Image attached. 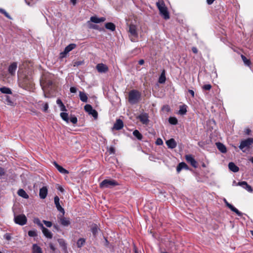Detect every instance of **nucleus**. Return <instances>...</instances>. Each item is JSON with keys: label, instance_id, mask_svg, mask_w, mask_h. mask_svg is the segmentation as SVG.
<instances>
[{"label": "nucleus", "instance_id": "nucleus-19", "mask_svg": "<svg viewBox=\"0 0 253 253\" xmlns=\"http://www.w3.org/2000/svg\"><path fill=\"white\" fill-rule=\"evenodd\" d=\"M168 147L170 149H173L176 147L177 144L173 138H171L166 141Z\"/></svg>", "mask_w": 253, "mask_h": 253}, {"label": "nucleus", "instance_id": "nucleus-36", "mask_svg": "<svg viewBox=\"0 0 253 253\" xmlns=\"http://www.w3.org/2000/svg\"><path fill=\"white\" fill-rule=\"evenodd\" d=\"M60 117L62 119L66 121L67 123L69 122L68 114L65 112H62L60 113Z\"/></svg>", "mask_w": 253, "mask_h": 253}, {"label": "nucleus", "instance_id": "nucleus-17", "mask_svg": "<svg viewBox=\"0 0 253 253\" xmlns=\"http://www.w3.org/2000/svg\"><path fill=\"white\" fill-rule=\"evenodd\" d=\"M47 194V188L46 186H43L40 189L39 196L42 199L46 198Z\"/></svg>", "mask_w": 253, "mask_h": 253}, {"label": "nucleus", "instance_id": "nucleus-6", "mask_svg": "<svg viewBox=\"0 0 253 253\" xmlns=\"http://www.w3.org/2000/svg\"><path fill=\"white\" fill-rule=\"evenodd\" d=\"M84 109L89 115H91L95 119L97 118L98 113L95 110L92 108L91 105L89 104L85 105L84 107Z\"/></svg>", "mask_w": 253, "mask_h": 253}, {"label": "nucleus", "instance_id": "nucleus-60", "mask_svg": "<svg viewBox=\"0 0 253 253\" xmlns=\"http://www.w3.org/2000/svg\"><path fill=\"white\" fill-rule=\"evenodd\" d=\"M56 103L57 104L59 105V106H60V105H62V104H63L62 102V101L59 99H58L56 101Z\"/></svg>", "mask_w": 253, "mask_h": 253}, {"label": "nucleus", "instance_id": "nucleus-32", "mask_svg": "<svg viewBox=\"0 0 253 253\" xmlns=\"http://www.w3.org/2000/svg\"><path fill=\"white\" fill-rule=\"evenodd\" d=\"M166 80L165 71V70H163L161 74L160 77H159V82L160 84H163L165 82Z\"/></svg>", "mask_w": 253, "mask_h": 253}, {"label": "nucleus", "instance_id": "nucleus-56", "mask_svg": "<svg viewBox=\"0 0 253 253\" xmlns=\"http://www.w3.org/2000/svg\"><path fill=\"white\" fill-rule=\"evenodd\" d=\"M4 170L2 168L0 167V176L4 175Z\"/></svg>", "mask_w": 253, "mask_h": 253}, {"label": "nucleus", "instance_id": "nucleus-9", "mask_svg": "<svg viewBox=\"0 0 253 253\" xmlns=\"http://www.w3.org/2000/svg\"><path fill=\"white\" fill-rule=\"evenodd\" d=\"M76 47V44H74V43H71V44H70L69 45H68V46H67L64 51L61 52L60 53V55H61V57L62 58H63L65 56V55L68 53H69L70 51H71L72 50H73V49H74L75 47Z\"/></svg>", "mask_w": 253, "mask_h": 253}, {"label": "nucleus", "instance_id": "nucleus-26", "mask_svg": "<svg viewBox=\"0 0 253 253\" xmlns=\"http://www.w3.org/2000/svg\"><path fill=\"white\" fill-rule=\"evenodd\" d=\"M32 252L33 253H42L41 248L37 244H34L33 245Z\"/></svg>", "mask_w": 253, "mask_h": 253}, {"label": "nucleus", "instance_id": "nucleus-29", "mask_svg": "<svg viewBox=\"0 0 253 253\" xmlns=\"http://www.w3.org/2000/svg\"><path fill=\"white\" fill-rule=\"evenodd\" d=\"M105 28L111 31H114L116 29V26L114 24L111 22L107 23L105 24Z\"/></svg>", "mask_w": 253, "mask_h": 253}, {"label": "nucleus", "instance_id": "nucleus-52", "mask_svg": "<svg viewBox=\"0 0 253 253\" xmlns=\"http://www.w3.org/2000/svg\"><path fill=\"white\" fill-rule=\"evenodd\" d=\"M238 185L242 186L247 185V183L246 181H242L238 182Z\"/></svg>", "mask_w": 253, "mask_h": 253}, {"label": "nucleus", "instance_id": "nucleus-16", "mask_svg": "<svg viewBox=\"0 0 253 253\" xmlns=\"http://www.w3.org/2000/svg\"><path fill=\"white\" fill-rule=\"evenodd\" d=\"M124 126V123L121 119H117L114 125L113 129L115 130H120Z\"/></svg>", "mask_w": 253, "mask_h": 253}, {"label": "nucleus", "instance_id": "nucleus-61", "mask_svg": "<svg viewBox=\"0 0 253 253\" xmlns=\"http://www.w3.org/2000/svg\"><path fill=\"white\" fill-rule=\"evenodd\" d=\"M188 92L191 94L192 96L194 97V91L193 90L189 89Z\"/></svg>", "mask_w": 253, "mask_h": 253}, {"label": "nucleus", "instance_id": "nucleus-59", "mask_svg": "<svg viewBox=\"0 0 253 253\" xmlns=\"http://www.w3.org/2000/svg\"><path fill=\"white\" fill-rule=\"evenodd\" d=\"M49 247L51 250L53 251H54L55 250V248L54 246V245L52 243L49 244Z\"/></svg>", "mask_w": 253, "mask_h": 253}, {"label": "nucleus", "instance_id": "nucleus-2", "mask_svg": "<svg viewBox=\"0 0 253 253\" xmlns=\"http://www.w3.org/2000/svg\"><path fill=\"white\" fill-rule=\"evenodd\" d=\"M140 96L141 94L138 91L132 90L129 92L128 100L130 104H134L138 102Z\"/></svg>", "mask_w": 253, "mask_h": 253}, {"label": "nucleus", "instance_id": "nucleus-24", "mask_svg": "<svg viewBox=\"0 0 253 253\" xmlns=\"http://www.w3.org/2000/svg\"><path fill=\"white\" fill-rule=\"evenodd\" d=\"M91 231L93 236L95 237L98 234L99 229L96 224H94L91 225Z\"/></svg>", "mask_w": 253, "mask_h": 253}, {"label": "nucleus", "instance_id": "nucleus-18", "mask_svg": "<svg viewBox=\"0 0 253 253\" xmlns=\"http://www.w3.org/2000/svg\"><path fill=\"white\" fill-rule=\"evenodd\" d=\"M106 20V18L105 17H102L100 18H98L96 16H92L90 18V21L94 23H99L101 22H103Z\"/></svg>", "mask_w": 253, "mask_h": 253}, {"label": "nucleus", "instance_id": "nucleus-46", "mask_svg": "<svg viewBox=\"0 0 253 253\" xmlns=\"http://www.w3.org/2000/svg\"><path fill=\"white\" fill-rule=\"evenodd\" d=\"M244 188L250 192H252L253 191L252 187L250 185H248V184L247 185H246Z\"/></svg>", "mask_w": 253, "mask_h": 253}, {"label": "nucleus", "instance_id": "nucleus-40", "mask_svg": "<svg viewBox=\"0 0 253 253\" xmlns=\"http://www.w3.org/2000/svg\"><path fill=\"white\" fill-rule=\"evenodd\" d=\"M34 223L37 224L38 225H39L41 227V229L44 227L43 224L41 222V221L40 220V219L38 218H35L34 219Z\"/></svg>", "mask_w": 253, "mask_h": 253}, {"label": "nucleus", "instance_id": "nucleus-20", "mask_svg": "<svg viewBox=\"0 0 253 253\" xmlns=\"http://www.w3.org/2000/svg\"><path fill=\"white\" fill-rule=\"evenodd\" d=\"M54 165L56 167V168L58 169V170L62 174H68L69 171L63 168L62 167L59 165L56 162H54L53 163Z\"/></svg>", "mask_w": 253, "mask_h": 253}, {"label": "nucleus", "instance_id": "nucleus-48", "mask_svg": "<svg viewBox=\"0 0 253 253\" xmlns=\"http://www.w3.org/2000/svg\"><path fill=\"white\" fill-rule=\"evenodd\" d=\"M3 14H4L7 18H8L9 19H11L12 18L10 17V16L9 15V14L5 11V10H3V11L2 13Z\"/></svg>", "mask_w": 253, "mask_h": 253}, {"label": "nucleus", "instance_id": "nucleus-30", "mask_svg": "<svg viewBox=\"0 0 253 253\" xmlns=\"http://www.w3.org/2000/svg\"><path fill=\"white\" fill-rule=\"evenodd\" d=\"M0 91L1 93H4V94H12V92L11 89L7 87H2L0 88Z\"/></svg>", "mask_w": 253, "mask_h": 253}, {"label": "nucleus", "instance_id": "nucleus-45", "mask_svg": "<svg viewBox=\"0 0 253 253\" xmlns=\"http://www.w3.org/2000/svg\"><path fill=\"white\" fill-rule=\"evenodd\" d=\"M70 121L73 124H76L77 123V118L76 117H71Z\"/></svg>", "mask_w": 253, "mask_h": 253}, {"label": "nucleus", "instance_id": "nucleus-37", "mask_svg": "<svg viewBox=\"0 0 253 253\" xmlns=\"http://www.w3.org/2000/svg\"><path fill=\"white\" fill-rule=\"evenodd\" d=\"M241 58L244 63V64L247 66H250L251 64V61L249 59H248L244 55H241Z\"/></svg>", "mask_w": 253, "mask_h": 253}, {"label": "nucleus", "instance_id": "nucleus-28", "mask_svg": "<svg viewBox=\"0 0 253 253\" xmlns=\"http://www.w3.org/2000/svg\"><path fill=\"white\" fill-rule=\"evenodd\" d=\"M18 195L25 199H28L29 198L28 195L26 193V192L22 189H20L17 192Z\"/></svg>", "mask_w": 253, "mask_h": 253}, {"label": "nucleus", "instance_id": "nucleus-31", "mask_svg": "<svg viewBox=\"0 0 253 253\" xmlns=\"http://www.w3.org/2000/svg\"><path fill=\"white\" fill-rule=\"evenodd\" d=\"M79 96L80 99L84 102H86L87 101V96L86 94L83 92L80 91Z\"/></svg>", "mask_w": 253, "mask_h": 253}, {"label": "nucleus", "instance_id": "nucleus-51", "mask_svg": "<svg viewBox=\"0 0 253 253\" xmlns=\"http://www.w3.org/2000/svg\"><path fill=\"white\" fill-rule=\"evenodd\" d=\"M59 107L60 108L61 111H67L66 107L65 106V105L63 104H62V105H60Z\"/></svg>", "mask_w": 253, "mask_h": 253}, {"label": "nucleus", "instance_id": "nucleus-58", "mask_svg": "<svg viewBox=\"0 0 253 253\" xmlns=\"http://www.w3.org/2000/svg\"><path fill=\"white\" fill-rule=\"evenodd\" d=\"M192 50L195 54L197 53L198 51V49L196 47H193L192 48Z\"/></svg>", "mask_w": 253, "mask_h": 253}, {"label": "nucleus", "instance_id": "nucleus-34", "mask_svg": "<svg viewBox=\"0 0 253 253\" xmlns=\"http://www.w3.org/2000/svg\"><path fill=\"white\" fill-rule=\"evenodd\" d=\"M187 112L186 106L184 105L180 106V109L179 110V113L180 115H184Z\"/></svg>", "mask_w": 253, "mask_h": 253}, {"label": "nucleus", "instance_id": "nucleus-8", "mask_svg": "<svg viewBox=\"0 0 253 253\" xmlns=\"http://www.w3.org/2000/svg\"><path fill=\"white\" fill-rule=\"evenodd\" d=\"M58 219L60 224L63 226H68L71 224L69 218L64 217L63 215L58 216Z\"/></svg>", "mask_w": 253, "mask_h": 253}, {"label": "nucleus", "instance_id": "nucleus-5", "mask_svg": "<svg viewBox=\"0 0 253 253\" xmlns=\"http://www.w3.org/2000/svg\"><path fill=\"white\" fill-rule=\"evenodd\" d=\"M14 221L16 224L24 225L27 223V218L24 214H20L14 216Z\"/></svg>", "mask_w": 253, "mask_h": 253}, {"label": "nucleus", "instance_id": "nucleus-50", "mask_svg": "<svg viewBox=\"0 0 253 253\" xmlns=\"http://www.w3.org/2000/svg\"><path fill=\"white\" fill-rule=\"evenodd\" d=\"M6 101L7 102V104L8 105H11L12 102L10 100V98L9 96H6Z\"/></svg>", "mask_w": 253, "mask_h": 253}, {"label": "nucleus", "instance_id": "nucleus-39", "mask_svg": "<svg viewBox=\"0 0 253 253\" xmlns=\"http://www.w3.org/2000/svg\"><path fill=\"white\" fill-rule=\"evenodd\" d=\"M28 235L30 237H36L37 236V232L36 230H30L28 232Z\"/></svg>", "mask_w": 253, "mask_h": 253}, {"label": "nucleus", "instance_id": "nucleus-54", "mask_svg": "<svg viewBox=\"0 0 253 253\" xmlns=\"http://www.w3.org/2000/svg\"><path fill=\"white\" fill-rule=\"evenodd\" d=\"M156 144L159 145H162L163 144V141L161 139L159 138L156 141Z\"/></svg>", "mask_w": 253, "mask_h": 253}, {"label": "nucleus", "instance_id": "nucleus-10", "mask_svg": "<svg viewBox=\"0 0 253 253\" xmlns=\"http://www.w3.org/2000/svg\"><path fill=\"white\" fill-rule=\"evenodd\" d=\"M185 159L187 162L195 168L198 167L197 163L191 155H187L185 156Z\"/></svg>", "mask_w": 253, "mask_h": 253}, {"label": "nucleus", "instance_id": "nucleus-3", "mask_svg": "<svg viewBox=\"0 0 253 253\" xmlns=\"http://www.w3.org/2000/svg\"><path fill=\"white\" fill-rule=\"evenodd\" d=\"M118 185L117 181L114 180L105 179L100 184L101 188H112Z\"/></svg>", "mask_w": 253, "mask_h": 253}, {"label": "nucleus", "instance_id": "nucleus-38", "mask_svg": "<svg viewBox=\"0 0 253 253\" xmlns=\"http://www.w3.org/2000/svg\"><path fill=\"white\" fill-rule=\"evenodd\" d=\"M169 122L171 125H176L177 123V120L175 117H170Z\"/></svg>", "mask_w": 253, "mask_h": 253}, {"label": "nucleus", "instance_id": "nucleus-62", "mask_svg": "<svg viewBox=\"0 0 253 253\" xmlns=\"http://www.w3.org/2000/svg\"><path fill=\"white\" fill-rule=\"evenodd\" d=\"M138 63L139 65H143L144 63V60L143 59H141L138 61Z\"/></svg>", "mask_w": 253, "mask_h": 253}, {"label": "nucleus", "instance_id": "nucleus-13", "mask_svg": "<svg viewBox=\"0 0 253 253\" xmlns=\"http://www.w3.org/2000/svg\"><path fill=\"white\" fill-rule=\"evenodd\" d=\"M54 203L58 211L61 212L63 215L65 213V211L64 209L60 205L59 198L58 196L54 197Z\"/></svg>", "mask_w": 253, "mask_h": 253}, {"label": "nucleus", "instance_id": "nucleus-42", "mask_svg": "<svg viewBox=\"0 0 253 253\" xmlns=\"http://www.w3.org/2000/svg\"><path fill=\"white\" fill-rule=\"evenodd\" d=\"M88 23L89 24V28L90 29H98V26L92 24H90L89 23V21L88 22Z\"/></svg>", "mask_w": 253, "mask_h": 253}, {"label": "nucleus", "instance_id": "nucleus-25", "mask_svg": "<svg viewBox=\"0 0 253 253\" xmlns=\"http://www.w3.org/2000/svg\"><path fill=\"white\" fill-rule=\"evenodd\" d=\"M188 169V166L184 162L180 163L178 164V165L177 167L176 170L177 172H179L182 169Z\"/></svg>", "mask_w": 253, "mask_h": 253}, {"label": "nucleus", "instance_id": "nucleus-43", "mask_svg": "<svg viewBox=\"0 0 253 253\" xmlns=\"http://www.w3.org/2000/svg\"><path fill=\"white\" fill-rule=\"evenodd\" d=\"M43 222L45 225V226L47 227H50L52 225V222L50 221H46V220H43Z\"/></svg>", "mask_w": 253, "mask_h": 253}, {"label": "nucleus", "instance_id": "nucleus-33", "mask_svg": "<svg viewBox=\"0 0 253 253\" xmlns=\"http://www.w3.org/2000/svg\"><path fill=\"white\" fill-rule=\"evenodd\" d=\"M133 135L139 140H142L143 138L142 135L137 129H135V130L133 131Z\"/></svg>", "mask_w": 253, "mask_h": 253}, {"label": "nucleus", "instance_id": "nucleus-7", "mask_svg": "<svg viewBox=\"0 0 253 253\" xmlns=\"http://www.w3.org/2000/svg\"><path fill=\"white\" fill-rule=\"evenodd\" d=\"M96 69L99 73H105L109 70L108 66L103 63H99L96 66Z\"/></svg>", "mask_w": 253, "mask_h": 253}, {"label": "nucleus", "instance_id": "nucleus-64", "mask_svg": "<svg viewBox=\"0 0 253 253\" xmlns=\"http://www.w3.org/2000/svg\"><path fill=\"white\" fill-rule=\"evenodd\" d=\"M71 2L73 4V5H75L77 2V0H70Z\"/></svg>", "mask_w": 253, "mask_h": 253}, {"label": "nucleus", "instance_id": "nucleus-55", "mask_svg": "<svg viewBox=\"0 0 253 253\" xmlns=\"http://www.w3.org/2000/svg\"><path fill=\"white\" fill-rule=\"evenodd\" d=\"M251 132V130L250 128H247L245 129V132L247 135H250Z\"/></svg>", "mask_w": 253, "mask_h": 253}, {"label": "nucleus", "instance_id": "nucleus-57", "mask_svg": "<svg viewBox=\"0 0 253 253\" xmlns=\"http://www.w3.org/2000/svg\"><path fill=\"white\" fill-rule=\"evenodd\" d=\"M109 153L110 154H114L115 153V149L113 147H110L109 150Z\"/></svg>", "mask_w": 253, "mask_h": 253}, {"label": "nucleus", "instance_id": "nucleus-12", "mask_svg": "<svg viewBox=\"0 0 253 253\" xmlns=\"http://www.w3.org/2000/svg\"><path fill=\"white\" fill-rule=\"evenodd\" d=\"M224 201L225 203L226 204V205L232 211L235 212L238 216H242V213L238 209H237L236 208H235L233 206H232L231 204L228 203V202L226 201L225 199H224Z\"/></svg>", "mask_w": 253, "mask_h": 253}, {"label": "nucleus", "instance_id": "nucleus-23", "mask_svg": "<svg viewBox=\"0 0 253 253\" xmlns=\"http://www.w3.org/2000/svg\"><path fill=\"white\" fill-rule=\"evenodd\" d=\"M228 168L231 171L234 172H238L239 170V168L233 162L229 163Z\"/></svg>", "mask_w": 253, "mask_h": 253}, {"label": "nucleus", "instance_id": "nucleus-63", "mask_svg": "<svg viewBox=\"0 0 253 253\" xmlns=\"http://www.w3.org/2000/svg\"><path fill=\"white\" fill-rule=\"evenodd\" d=\"M53 227L56 229L57 230H59V227H58V226L57 225V224H54L53 225Z\"/></svg>", "mask_w": 253, "mask_h": 253}, {"label": "nucleus", "instance_id": "nucleus-47", "mask_svg": "<svg viewBox=\"0 0 253 253\" xmlns=\"http://www.w3.org/2000/svg\"><path fill=\"white\" fill-rule=\"evenodd\" d=\"M48 108V103H44L43 105V111L44 112H46Z\"/></svg>", "mask_w": 253, "mask_h": 253}, {"label": "nucleus", "instance_id": "nucleus-11", "mask_svg": "<svg viewBox=\"0 0 253 253\" xmlns=\"http://www.w3.org/2000/svg\"><path fill=\"white\" fill-rule=\"evenodd\" d=\"M17 68V64L16 62L12 63L8 67V71L9 74L11 76H14Z\"/></svg>", "mask_w": 253, "mask_h": 253}, {"label": "nucleus", "instance_id": "nucleus-4", "mask_svg": "<svg viewBox=\"0 0 253 253\" xmlns=\"http://www.w3.org/2000/svg\"><path fill=\"white\" fill-rule=\"evenodd\" d=\"M252 144H253V138H248L245 140L241 141L239 147L243 152H245L244 149L245 148H250Z\"/></svg>", "mask_w": 253, "mask_h": 253}, {"label": "nucleus", "instance_id": "nucleus-14", "mask_svg": "<svg viewBox=\"0 0 253 253\" xmlns=\"http://www.w3.org/2000/svg\"><path fill=\"white\" fill-rule=\"evenodd\" d=\"M137 118L143 124L147 125L149 122L148 116L146 113L140 114Z\"/></svg>", "mask_w": 253, "mask_h": 253}, {"label": "nucleus", "instance_id": "nucleus-15", "mask_svg": "<svg viewBox=\"0 0 253 253\" xmlns=\"http://www.w3.org/2000/svg\"><path fill=\"white\" fill-rule=\"evenodd\" d=\"M128 32L131 36L137 37L138 36L136 27L134 25L131 24L129 25Z\"/></svg>", "mask_w": 253, "mask_h": 253}, {"label": "nucleus", "instance_id": "nucleus-44", "mask_svg": "<svg viewBox=\"0 0 253 253\" xmlns=\"http://www.w3.org/2000/svg\"><path fill=\"white\" fill-rule=\"evenodd\" d=\"M4 238L7 241H9L11 239V235L9 233H6L4 235Z\"/></svg>", "mask_w": 253, "mask_h": 253}, {"label": "nucleus", "instance_id": "nucleus-35", "mask_svg": "<svg viewBox=\"0 0 253 253\" xmlns=\"http://www.w3.org/2000/svg\"><path fill=\"white\" fill-rule=\"evenodd\" d=\"M85 240L84 238L79 239L77 243V245L78 248H81L85 243Z\"/></svg>", "mask_w": 253, "mask_h": 253}, {"label": "nucleus", "instance_id": "nucleus-53", "mask_svg": "<svg viewBox=\"0 0 253 253\" xmlns=\"http://www.w3.org/2000/svg\"><path fill=\"white\" fill-rule=\"evenodd\" d=\"M70 91L72 93H76L77 91V89L75 87H71L70 88Z\"/></svg>", "mask_w": 253, "mask_h": 253}, {"label": "nucleus", "instance_id": "nucleus-27", "mask_svg": "<svg viewBox=\"0 0 253 253\" xmlns=\"http://www.w3.org/2000/svg\"><path fill=\"white\" fill-rule=\"evenodd\" d=\"M57 241L59 245L60 246V247L62 248L63 250L65 251H66L67 245L66 243H65V240L63 239H58Z\"/></svg>", "mask_w": 253, "mask_h": 253}, {"label": "nucleus", "instance_id": "nucleus-49", "mask_svg": "<svg viewBox=\"0 0 253 253\" xmlns=\"http://www.w3.org/2000/svg\"><path fill=\"white\" fill-rule=\"evenodd\" d=\"M3 14H4L7 18H8L9 19H11L12 18L10 17V16L9 15V14L5 11V10H3V11L2 13Z\"/></svg>", "mask_w": 253, "mask_h": 253}, {"label": "nucleus", "instance_id": "nucleus-41", "mask_svg": "<svg viewBox=\"0 0 253 253\" xmlns=\"http://www.w3.org/2000/svg\"><path fill=\"white\" fill-rule=\"evenodd\" d=\"M203 89L206 90H210L211 88V85L210 84H207L202 87Z\"/></svg>", "mask_w": 253, "mask_h": 253}, {"label": "nucleus", "instance_id": "nucleus-1", "mask_svg": "<svg viewBox=\"0 0 253 253\" xmlns=\"http://www.w3.org/2000/svg\"><path fill=\"white\" fill-rule=\"evenodd\" d=\"M156 5L160 11V15L165 19H169V15L164 1L163 0H159L156 2Z\"/></svg>", "mask_w": 253, "mask_h": 253}, {"label": "nucleus", "instance_id": "nucleus-22", "mask_svg": "<svg viewBox=\"0 0 253 253\" xmlns=\"http://www.w3.org/2000/svg\"><path fill=\"white\" fill-rule=\"evenodd\" d=\"M216 146L218 149L222 153H226L227 151L226 148L224 145L220 142H216Z\"/></svg>", "mask_w": 253, "mask_h": 253}, {"label": "nucleus", "instance_id": "nucleus-21", "mask_svg": "<svg viewBox=\"0 0 253 253\" xmlns=\"http://www.w3.org/2000/svg\"><path fill=\"white\" fill-rule=\"evenodd\" d=\"M41 229L43 235L47 238L51 239L52 238V234L48 229L44 227H42Z\"/></svg>", "mask_w": 253, "mask_h": 253}]
</instances>
